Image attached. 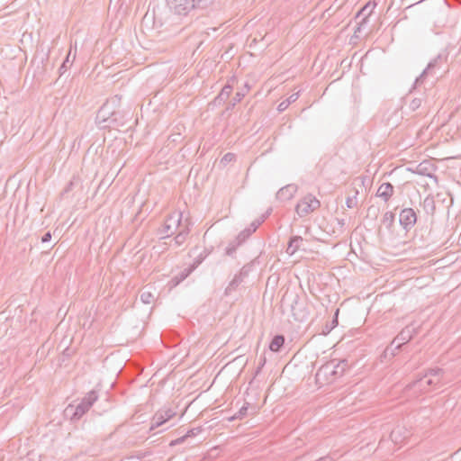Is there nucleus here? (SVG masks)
I'll list each match as a JSON object with an SVG mask.
<instances>
[{"instance_id": "f257e3e1", "label": "nucleus", "mask_w": 461, "mask_h": 461, "mask_svg": "<svg viewBox=\"0 0 461 461\" xmlns=\"http://www.w3.org/2000/svg\"><path fill=\"white\" fill-rule=\"evenodd\" d=\"M447 60V55L441 53L430 60L422 73L415 79L413 88L418 89L423 86L426 89V85L433 86L434 81L438 79V71L442 68Z\"/></svg>"}, {"instance_id": "f03ea898", "label": "nucleus", "mask_w": 461, "mask_h": 461, "mask_svg": "<svg viewBox=\"0 0 461 461\" xmlns=\"http://www.w3.org/2000/svg\"><path fill=\"white\" fill-rule=\"evenodd\" d=\"M98 393L95 390H92L77 405L69 404L64 411V414L72 421L79 420L86 414L93 404L97 401Z\"/></svg>"}, {"instance_id": "7ed1b4c3", "label": "nucleus", "mask_w": 461, "mask_h": 461, "mask_svg": "<svg viewBox=\"0 0 461 461\" xmlns=\"http://www.w3.org/2000/svg\"><path fill=\"white\" fill-rule=\"evenodd\" d=\"M290 302V309L294 319L297 321H304L309 317V311L306 308L305 302L301 300L296 293H289L288 291L283 296L282 303Z\"/></svg>"}, {"instance_id": "20e7f679", "label": "nucleus", "mask_w": 461, "mask_h": 461, "mask_svg": "<svg viewBox=\"0 0 461 461\" xmlns=\"http://www.w3.org/2000/svg\"><path fill=\"white\" fill-rule=\"evenodd\" d=\"M175 14L186 15L193 9H205L200 0H166Z\"/></svg>"}, {"instance_id": "39448f33", "label": "nucleus", "mask_w": 461, "mask_h": 461, "mask_svg": "<svg viewBox=\"0 0 461 461\" xmlns=\"http://www.w3.org/2000/svg\"><path fill=\"white\" fill-rule=\"evenodd\" d=\"M184 225L185 223L182 222V212H174L166 218L159 231L165 235L164 238L171 237Z\"/></svg>"}, {"instance_id": "423d86ee", "label": "nucleus", "mask_w": 461, "mask_h": 461, "mask_svg": "<svg viewBox=\"0 0 461 461\" xmlns=\"http://www.w3.org/2000/svg\"><path fill=\"white\" fill-rule=\"evenodd\" d=\"M321 206V202L312 194L303 197L295 206V212L299 217H305L316 211Z\"/></svg>"}, {"instance_id": "0eeeda50", "label": "nucleus", "mask_w": 461, "mask_h": 461, "mask_svg": "<svg viewBox=\"0 0 461 461\" xmlns=\"http://www.w3.org/2000/svg\"><path fill=\"white\" fill-rule=\"evenodd\" d=\"M316 382L321 384H331L338 378L336 376V370L334 366V360H330L323 364L315 375Z\"/></svg>"}, {"instance_id": "6e6552de", "label": "nucleus", "mask_w": 461, "mask_h": 461, "mask_svg": "<svg viewBox=\"0 0 461 461\" xmlns=\"http://www.w3.org/2000/svg\"><path fill=\"white\" fill-rule=\"evenodd\" d=\"M176 415V412L171 408L159 409L152 417L149 427V431L162 426L167 421L171 420Z\"/></svg>"}, {"instance_id": "1a4fd4ad", "label": "nucleus", "mask_w": 461, "mask_h": 461, "mask_svg": "<svg viewBox=\"0 0 461 461\" xmlns=\"http://www.w3.org/2000/svg\"><path fill=\"white\" fill-rule=\"evenodd\" d=\"M118 96L115 95L111 100L107 101L98 111L97 118L103 122H116V116L119 114V111H111V106H114Z\"/></svg>"}, {"instance_id": "9d476101", "label": "nucleus", "mask_w": 461, "mask_h": 461, "mask_svg": "<svg viewBox=\"0 0 461 461\" xmlns=\"http://www.w3.org/2000/svg\"><path fill=\"white\" fill-rule=\"evenodd\" d=\"M417 213L412 208H404L399 213V222L402 229L409 232L417 222Z\"/></svg>"}, {"instance_id": "9b49d317", "label": "nucleus", "mask_w": 461, "mask_h": 461, "mask_svg": "<svg viewBox=\"0 0 461 461\" xmlns=\"http://www.w3.org/2000/svg\"><path fill=\"white\" fill-rule=\"evenodd\" d=\"M443 374H444V371L442 368H439V367L429 368L426 370L425 374L422 376H420V378H418V379L414 380L413 382H411V384H409L408 388L413 389L417 385H420V384L421 385V381L423 380V378L428 377V376H429L430 378H434V379L439 378V383H440L442 380V377H443Z\"/></svg>"}, {"instance_id": "f8f14e48", "label": "nucleus", "mask_w": 461, "mask_h": 461, "mask_svg": "<svg viewBox=\"0 0 461 461\" xmlns=\"http://www.w3.org/2000/svg\"><path fill=\"white\" fill-rule=\"evenodd\" d=\"M265 217L261 219L255 220L251 222L249 228L243 230L237 236L238 245H241L253 232L257 230V229L264 222Z\"/></svg>"}, {"instance_id": "ddd939ff", "label": "nucleus", "mask_w": 461, "mask_h": 461, "mask_svg": "<svg viewBox=\"0 0 461 461\" xmlns=\"http://www.w3.org/2000/svg\"><path fill=\"white\" fill-rule=\"evenodd\" d=\"M375 6V3H367L365 6H363L361 8V10L357 13V18H359V17H363L362 20L359 22L358 23V27L357 28V30L355 31V32H360V29L362 26H364L367 21H368V17L371 15L372 12H373V9L374 7Z\"/></svg>"}, {"instance_id": "4468645a", "label": "nucleus", "mask_w": 461, "mask_h": 461, "mask_svg": "<svg viewBox=\"0 0 461 461\" xmlns=\"http://www.w3.org/2000/svg\"><path fill=\"white\" fill-rule=\"evenodd\" d=\"M394 194V186L389 183H383L376 191V196L387 203Z\"/></svg>"}, {"instance_id": "2eb2a0df", "label": "nucleus", "mask_w": 461, "mask_h": 461, "mask_svg": "<svg viewBox=\"0 0 461 461\" xmlns=\"http://www.w3.org/2000/svg\"><path fill=\"white\" fill-rule=\"evenodd\" d=\"M189 232H190L189 222L186 220L185 225L183 227H181V229H179L176 233V235L174 238L176 245V246L182 245L185 241Z\"/></svg>"}, {"instance_id": "dca6fc26", "label": "nucleus", "mask_w": 461, "mask_h": 461, "mask_svg": "<svg viewBox=\"0 0 461 461\" xmlns=\"http://www.w3.org/2000/svg\"><path fill=\"white\" fill-rule=\"evenodd\" d=\"M202 431V429L200 427H197V428H193L189 430H187V432L180 437V438H177L175 440H172L169 444V446L173 447V446H176V445H180L182 443H184L185 441V439L187 438H193V437H195L197 436L200 432Z\"/></svg>"}, {"instance_id": "f3484780", "label": "nucleus", "mask_w": 461, "mask_h": 461, "mask_svg": "<svg viewBox=\"0 0 461 461\" xmlns=\"http://www.w3.org/2000/svg\"><path fill=\"white\" fill-rule=\"evenodd\" d=\"M296 191V186L294 185H288L280 188L276 194V197L278 199L288 200L294 196V194Z\"/></svg>"}, {"instance_id": "a211bd4d", "label": "nucleus", "mask_w": 461, "mask_h": 461, "mask_svg": "<svg viewBox=\"0 0 461 461\" xmlns=\"http://www.w3.org/2000/svg\"><path fill=\"white\" fill-rule=\"evenodd\" d=\"M393 346V344L391 343V345L387 347L380 356V360L382 363L391 360L396 355V352L401 348V344H397L395 347Z\"/></svg>"}, {"instance_id": "6ab92c4d", "label": "nucleus", "mask_w": 461, "mask_h": 461, "mask_svg": "<svg viewBox=\"0 0 461 461\" xmlns=\"http://www.w3.org/2000/svg\"><path fill=\"white\" fill-rule=\"evenodd\" d=\"M424 101L425 99L422 96L413 97L409 101L407 108L413 113L418 112V110L420 109L421 111L419 112L417 114H421L424 112V107L422 106Z\"/></svg>"}, {"instance_id": "aec40b11", "label": "nucleus", "mask_w": 461, "mask_h": 461, "mask_svg": "<svg viewBox=\"0 0 461 461\" xmlns=\"http://www.w3.org/2000/svg\"><path fill=\"white\" fill-rule=\"evenodd\" d=\"M303 240L301 236H292L289 240L286 252L289 255H294L300 249V244Z\"/></svg>"}, {"instance_id": "412c9836", "label": "nucleus", "mask_w": 461, "mask_h": 461, "mask_svg": "<svg viewBox=\"0 0 461 461\" xmlns=\"http://www.w3.org/2000/svg\"><path fill=\"white\" fill-rule=\"evenodd\" d=\"M333 360H334V366H335V370H336V376H337V378H339L349 368L348 362L347 359H342V360L333 359Z\"/></svg>"}, {"instance_id": "4be33fe9", "label": "nucleus", "mask_w": 461, "mask_h": 461, "mask_svg": "<svg viewBox=\"0 0 461 461\" xmlns=\"http://www.w3.org/2000/svg\"><path fill=\"white\" fill-rule=\"evenodd\" d=\"M412 338L411 332L409 329L402 330L397 337L392 341V344H394L398 341L397 344H401V347L407 342H409Z\"/></svg>"}, {"instance_id": "5701e85b", "label": "nucleus", "mask_w": 461, "mask_h": 461, "mask_svg": "<svg viewBox=\"0 0 461 461\" xmlns=\"http://www.w3.org/2000/svg\"><path fill=\"white\" fill-rule=\"evenodd\" d=\"M195 268L193 267V266H190L189 267L187 268H185L184 270H182L179 274H177L176 276H175L172 279H171V283L174 284V285H177L178 284H180L182 281H184L187 276H189V275L194 270Z\"/></svg>"}, {"instance_id": "b1692460", "label": "nucleus", "mask_w": 461, "mask_h": 461, "mask_svg": "<svg viewBox=\"0 0 461 461\" xmlns=\"http://www.w3.org/2000/svg\"><path fill=\"white\" fill-rule=\"evenodd\" d=\"M284 344L285 337L283 335H276L269 344V349L273 352H278Z\"/></svg>"}, {"instance_id": "393cba45", "label": "nucleus", "mask_w": 461, "mask_h": 461, "mask_svg": "<svg viewBox=\"0 0 461 461\" xmlns=\"http://www.w3.org/2000/svg\"><path fill=\"white\" fill-rule=\"evenodd\" d=\"M242 283L243 281L235 275L233 279L229 283L228 286L225 288L224 295L230 296L233 292H235L238 289V287Z\"/></svg>"}, {"instance_id": "a878e982", "label": "nucleus", "mask_w": 461, "mask_h": 461, "mask_svg": "<svg viewBox=\"0 0 461 461\" xmlns=\"http://www.w3.org/2000/svg\"><path fill=\"white\" fill-rule=\"evenodd\" d=\"M394 221L395 214L393 212H386L383 215L382 224L384 225L385 228L388 229L389 230H391L392 228L393 227Z\"/></svg>"}, {"instance_id": "bb28decb", "label": "nucleus", "mask_w": 461, "mask_h": 461, "mask_svg": "<svg viewBox=\"0 0 461 461\" xmlns=\"http://www.w3.org/2000/svg\"><path fill=\"white\" fill-rule=\"evenodd\" d=\"M299 98V93L292 94L287 99L282 101L277 107L279 112H284L288 108V106L294 103Z\"/></svg>"}, {"instance_id": "cd10ccee", "label": "nucleus", "mask_w": 461, "mask_h": 461, "mask_svg": "<svg viewBox=\"0 0 461 461\" xmlns=\"http://www.w3.org/2000/svg\"><path fill=\"white\" fill-rule=\"evenodd\" d=\"M245 86H246L247 90L245 92L238 91L235 94V96L232 98V100L228 104L225 111L232 110L235 107V105L242 100V98L245 96L246 93L249 91L248 86L246 85Z\"/></svg>"}, {"instance_id": "c85d7f7f", "label": "nucleus", "mask_w": 461, "mask_h": 461, "mask_svg": "<svg viewBox=\"0 0 461 461\" xmlns=\"http://www.w3.org/2000/svg\"><path fill=\"white\" fill-rule=\"evenodd\" d=\"M423 210L426 212L427 214H434L436 205L435 201L432 197H426L422 203Z\"/></svg>"}, {"instance_id": "c756f323", "label": "nucleus", "mask_w": 461, "mask_h": 461, "mask_svg": "<svg viewBox=\"0 0 461 461\" xmlns=\"http://www.w3.org/2000/svg\"><path fill=\"white\" fill-rule=\"evenodd\" d=\"M211 251V249H204L203 251L195 257L191 266H193L194 268H196L210 255Z\"/></svg>"}, {"instance_id": "7c9ffc66", "label": "nucleus", "mask_w": 461, "mask_h": 461, "mask_svg": "<svg viewBox=\"0 0 461 461\" xmlns=\"http://www.w3.org/2000/svg\"><path fill=\"white\" fill-rule=\"evenodd\" d=\"M70 54H71V49L69 50L68 54L67 55L65 60L62 62L61 66L59 68V77H61L73 63V60L70 61V59H69Z\"/></svg>"}, {"instance_id": "2f4dec72", "label": "nucleus", "mask_w": 461, "mask_h": 461, "mask_svg": "<svg viewBox=\"0 0 461 461\" xmlns=\"http://www.w3.org/2000/svg\"><path fill=\"white\" fill-rule=\"evenodd\" d=\"M426 384H423L421 383V385H417L415 388H419L420 391L426 392L429 390V388L432 385H437L439 384V378L434 379V378H429L426 382Z\"/></svg>"}, {"instance_id": "473e14b6", "label": "nucleus", "mask_w": 461, "mask_h": 461, "mask_svg": "<svg viewBox=\"0 0 461 461\" xmlns=\"http://www.w3.org/2000/svg\"><path fill=\"white\" fill-rule=\"evenodd\" d=\"M140 300L146 304H149L154 300V294L150 291L143 290L140 294Z\"/></svg>"}, {"instance_id": "72a5a7b5", "label": "nucleus", "mask_w": 461, "mask_h": 461, "mask_svg": "<svg viewBox=\"0 0 461 461\" xmlns=\"http://www.w3.org/2000/svg\"><path fill=\"white\" fill-rule=\"evenodd\" d=\"M249 405V403H246L245 405H243L240 409V411L232 418H230V420H237V419L241 420L242 418L247 416Z\"/></svg>"}, {"instance_id": "f704fd0d", "label": "nucleus", "mask_w": 461, "mask_h": 461, "mask_svg": "<svg viewBox=\"0 0 461 461\" xmlns=\"http://www.w3.org/2000/svg\"><path fill=\"white\" fill-rule=\"evenodd\" d=\"M252 266L250 264L245 265L242 267V268L240 270L236 276L240 277L243 282L244 279L249 276V273L251 270Z\"/></svg>"}, {"instance_id": "c9c22d12", "label": "nucleus", "mask_w": 461, "mask_h": 461, "mask_svg": "<svg viewBox=\"0 0 461 461\" xmlns=\"http://www.w3.org/2000/svg\"><path fill=\"white\" fill-rule=\"evenodd\" d=\"M229 98L226 96V95L222 93H219V95L213 99L212 104L214 105H221L224 104Z\"/></svg>"}, {"instance_id": "e433bc0d", "label": "nucleus", "mask_w": 461, "mask_h": 461, "mask_svg": "<svg viewBox=\"0 0 461 461\" xmlns=\"http://www.w3.org/2000/svg\"><path fill=\"white\" fill-rule=\"evenodd\" d=\"M240 245H238V240H236L235 241L231 242L229 244V246L226 248V250H225V253L227 256H232L237 248L239 247Z\"/></svg>"}, {"instance_id": "4c0bfd02", "label": "nucleus", "mask_w": 461, "mask_h": 461, "mask_svg": "<svg viewBox=\"0 0 461 461\" xmlns=\"http://www.w3.org/2000/svg\"><path fill=\"white\" fill-rule=\"evenodd\" d=\"M427 170H428V167H427V165L425 163H420L418 166V167H417V172L419 174L426 175V176H428L429 177H432L433 175L431 173L427 172Z\"/></svg>"}, {"instance_id": "58836bf2", "label": "nucleus", "mask_w": 461, "mask_h": 461, "mask_svg": "<svg viewBox=\"0 0 461 461\" xmlns=\"http://www.w3.org/2000/svg\"><path fill=\"white\" fill-rule=\"evenodd\" d=\"M235 159V155L233 153L228 152L226 153L221 159V163L226 165L229 162H231Z\"/></svg>"}, {"instance_id": "ea45409f", "label": "nucleus", "mask_w": 461, "mask_h": 461, "mask_svg": "<svg viewBox=\"0 0 461 461\" xmlns=\"http://www.w3.org/2000/svg\"><path fill=\"white\" fill-rule=\"evenodd\" d=\"M232 90L233 86L230 83H228L222 87L221 93L226 95V96L229 98L232 93Z\"/></svg>"}, {"instance_id": "a19ab883", "label": "nucleus", "mask_w": 461, "mask_h": 461, "mask_svg": "<svg viewBox=\"0 0 461 461\" xmlns=\"http://www.w3.org/2000/svg\"><path fill=\"white\" fill-rule=\"evenodd\" d=\"M401 434V429L397 428V429H394L393 430H392L391 432V435H390V438L393 441H394L395 443L398 442L399 440V436Z\"/></svg>"}, {"instance_id": "79ce46f5", "label": "nucleus", "mask_w": 461, "mask_h": 461, "mask_svg": "<svg viewBox=\"0 0 461 461\" xmlns=\"http://www.w3.org/2000/svg\"><path fill=\"white\" fill-rule=\"evenodd\" d=\"M356 194H357V191L356 192ZM356 198H357V195H355L354 197L347 198L346 204H347L348 208H354L357 205Z\"/></svg>"}, {"instance_id": "37998d69", "label": "nucleus", "mask_w": 461, "mask_h": 461, "mask_svg": "<svg viewBox=\"0 0 461 461\" xmlns=\"http://www.w3.org/2000/svg\"><path fill=\"white\" fill-rule=\"evenodd\" d=\"M265 363H266V358L265 357L261 358L259 365L255 372V375H258L261 372V369L264 366Z\"/></svg>"}, {"instance_id": "c03bdc74", "label": "nucleus", "mask_w": 461, "mask_h": 461, "mask_svg": "<svg viewBox=\"0 0 461 461\" xmlns=\"http://www.w3.org/2000/svg\"><path fill=\"white\" fill-rule=\"evenodd\" d=\"M51 240V233L50 231H47L42 237H41V242H49Z\"/></svg>"}, {"instance_id": "a18cd8bd", "label": "nucleus", "mask_w": 461, "mask_h": 461, "mask_svg": "<svg viewBox=\"0 0 461 461\" xmlns=\"http://www.w3.org/2000/svg\"><path fill=\"white\" fill-rule=\"evenodd\" d=\"M339 310L337 309L336 312H335V315H334V318L332 320V326L330 327V330L333 329L334 327H336L338 325V314H339Z\"/></svg>"}, {"instance_id": "49530a36", "label": "nucleus", "mask_w": 461, "mask_h": 461, "mask_svg": "<svg viewBox=\"0 0 461 461\" xmlns=\"http://www.w3.org/2000/svg\"><path fill=\"white\" fill-rule=\"evenodd\" d=\"M122 113L119 112V114L116 116L117 118V122H113L115 126H120V125H123L124 124V122L122 121Z\"/></svg>"}, {"instance_id": "de8ad7c7", "label": "nucleus", "mask_w": 461, "mask_h": 461, "mask_svg": "<svg viewBox=\"0 0 461 461\" xmlns=\"http://www.w3.org/2000/svg\"><path fill=\"white\" fill-rule=\"evenodd\" d=\"M200 1L202 2L203 5L205 8L211 6L213 4V2H214V0H200Z\"/></svg>"}, {"instance_id": "09e8293b", "label": "nucleus", "mask_w": 461, "mask_h": 461, "mask_svg": "<svg viewBox=\"0 0 461 461\" xmlns=\"http://www.w3.org/2000/svg\"><path fill=\"white\" fill-rule=\"evenodd\" d=\"M316 461H332V458L329 456L319 458Z\"/></svg>"}, {"instance_id": "8fccbe9b", "label": "nucleus", "mask_w": 461, "mask_h": 461, "mask_svg": "<svg viewBox=\"0 0 461 461\" xmlns=\"http://www.w3.org/2000/svg\"><path fill=\"white\" fill-rule=\"evenodd\" d=\"M72 186H73V182H71V181H70V182L68 184V185L66 186V188L64 189V191H65V192H68V191H70V190L72 189Z\"/></svg>"}]
</instances>
